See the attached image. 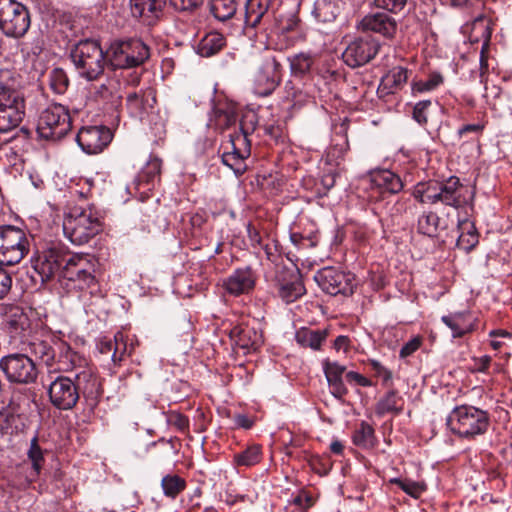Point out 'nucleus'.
Wrapping results in <instances>:
<instances>
[{
  "instance_id": "1",
  "label": "nucleus",
  "mask_w": 512,
  "mask_h": 512,
  "mask_svg": "<svg viewBox=\"0 0 512 512\" xmlns=\"http://www.w3.org/2000/svg\"><path fill=\"white\" fill-rule=\"evenodd\" d=\"M26 114L24 94L19 76L8 69H0V132L17 128Z\"/></svg>"
},
{
  "instance_id": "2",
  "label": "nucleus",
  "mask_w": 512,
  "mask_h": 512,
  "mask_svg": "<svg viewBox=\"0 0 512 512\" xmlns=\"http://www.w3.org/2000/svg\"><path fill=\"white\" fill-rule=\"evenodd\" d=\"M447 425L461 438L474 439L489 428L490 419L485 410L471 405L455 407L448 416Z\"/></svg>"
},
{
  "instance_id": "3",
  "label": "nucleus",
  "mask_w": 512,
  "mask_h": 512,
  "mask_svg": "<svg viewBox=\"0 0 512 512\" xmlns=\"http://www.w3.org/2000/svg\"><path fill=\"white\" fill-rule=\"evenodd\" d=\"M70 56L79 75L88 81L96 80L103 74L106 58L98 41H79L72 48Z\"/></svg>"
},
{
  "instance_id": "4",
  "label": "nucleus",
  "mask_w": 512,
  "mask_h": 512,
  "mask_svg": "<svg viewBox=\"0 0 512 512\" xmlns=\"http://www.w3.org/2000/svg\"><path fill=\"white\" fill-rule=\"evenodd\" d=\"M102 230V222L91 208L74 210L63 221L65 236L75 245L88 243Z\"/></svg>"
},
{
  "instance_id": "5",
  "label": "nucleus",
  "mask_w": 512,
  "mask_h": 512,
  "mask_svg": "<svg viewBox=\"0 0 512 512\" xmlns=\"http://www.w3.org/2000/svg\"><path fill=\"white\" fill-rule=\"evenodd\" d=\"M93 272V264L88 255L75 254L66 261L62 276L69 289L94 295L98 292V282Z\"/></svg>"
},
{
  "instance_id": "6",
  "label": "nucleus",
  "mask_w": 512,
  "mask_h": 512,
  "mask_svg": "<svg viewBox=\"0 0 512 512\" xmlns=\"http://www.w3.org/2000/svg\"><path fill=\"white\" fill-rule=\"evenodd\" d=\"M30 250L26 232L13 225L0 226V264L13 266L21 262Z\"/></svg>"
},
{
  "instance_id": "7",
  "label": "nucleus",
  "mask_w": 512,
  "mask_h": 512,
  "mask_svg": "<svg viewBox=\"0 0 512 512\" xmlns=\"http://www.w3.org/2000/svg\"><path fill=\"white\" fill-rule=\"evenodd\" d=\"M71 127L68 107L53 103L41 113L37 123V132L43 139L56 141L66 136Z\"/></svg>"
},
{
  "instance_id": "8",
  "label": "nucleus",
  "mask_w": 512,
  "mask_h": 512,
  "mask_svg": "<svg viewBox=\"0 0 512 512\" xmlns=\"http://www.w3.org/2000/svg\"><path fill=\"white\" fill-rule=\"evenodd\" d=\"M149 56L148 46L140 39L119 40L110 46V61L115 68L128 69L138 67Z\"/></svg>"
},
{
  "instance_id": "9",
  "label": "nucleus",
  "mask_w": 512,
  "mask_h": 512,
  "mask_svg": "<svg viewBox=\"0 0 512 512\" xmlns=\"http://www.w3.org/2000/svg\"><path fill=\"white\" fill-rule=\"evenodd\" d=\"M28 8L16 0H0V30L8 37L19 38L30 27Z\"/></svg>"
},
{
  "instance_id": "10",
  "label": "nucleus",
  "mask_w": 512,
  "mask_h": 512,
  "mask_svg": "<svg viewBox=\"0 0 512 512\" xmlns=\"http://www.w3.org/2000/svg\"><path fill=\"white\" fill-rule=\"evenodd\" d=\"M0 370L10 383L31 384L37 380L38 370L34 361L25 354L14 353L0 359Z\"/></svg>"
},
{
  "instance_id": "11",
  "label": "nucleus",
  "mask_w": 512,
  "mask_h": 512,
  "mask_svg": "<svg viewBox=\"0 0 512 512\" xmlns=\"http://www.w3.org/2000/svg\"><path fill=\"white\" fill-rule=\"evenodd\" d=\"M225 146L222 162L237 175H242L246 169V160L251 155V143L248 134L242 128L233 134Z\"/></svg>"
},
{
  "instance_id": "12",
  "label": "nucleus",
  "mask_w": 512,
  "mask_h": 512,
  "mask_svg": "<svg viewBox=\"0 0 512 512\" xmlns=\"http://www.w3.org/2000/svg\"><path fill=\"white\" fill-rule=\"evenodd\" d=\"M281 65L275 57H266L254 76V93L266 97L278 87L281 81Z\"/></svg>"
},
{
  "instance_id": "13",
  "label": "nucleus",
  "mask_w": 512,
  "mask_h": 512,
  "mask_svg": "<svg viewBox=\"0 0 512 512\" xmlns=\"http://www.w3.org/2000/svg\"><path fill=\"white\" fill-rule=\"evenodd\" d=\"M380 44L370 36L360 37L346 47L342 54L343 61L350 67L356 68L369 63L377 55Z\"/></svg>"
},
{
  "instance_id": "14",
  "label": "nucleus",
  "mask_w": 512,
  "mask_h": 512,
  "mask_svg": "<svg viewBox=\"0 0 512 512\" xmlns=\"http://www.w3.org/2000/svg\"><path fill=\"white\" fill-rule=\"evenodd\" d=\"M48 396L51 404L59 410H70L79 400L73 380L63 375H58L51 381Z\"/></svg>"
},
{
  "instance_id": "15",
  "label": "nucleus",
  "mask_w": 512,
  "mask_h": 512,
  "mask_svg": "<svg viewBox=\"0 0 512 512\" xmlns=\"http://www.w3.org/2000/svg\"><path fill=\"white\" fill-rule=\"evenodd\" d=\"M319 287L330 295L351 294L353 292L352 277L334 267H324L315 276Z\"/></svg>"
},
{
  "instance_id": "16",
  "label": "nucleus",
  "mask_w": 512,
  "mask_h": 512,
  "mask_svg": "<svg viewBox=\"0 0 512 512\" xmlns=\"http://www.w3.org/2000/svg\"><path fill=\"white\" fill-rule=\"evenodd\" d=\"M79 146L88 154L101 152L112 140V132L104 126L83 127L76 137Z\"/></svg>"
},
{
  "instance_id": "17",
  "label": "nucleus",
  "mask_w": 512,
  "mask_h": 512,
  "mask_svg": "<svg viewBox=\"0 0 512 512\" xmlns=\"http://www.w3.org/2000/svg\"><path fill=\"white\" fill-rule=\"evenodd\" d=\"M359 28L364 32L371 31L392 38L397 31V22L390 15L377 12L364 16L359 23Z\"/></svg>"
},
{
  "instance_id": "18",
  "label": "nucleus",
  "mask_w": 512,
  "mask_h": 512,
  "mask_svg": "<svg viewBox=\"0 0 512 512\" xmlns=\"http://www.w3.org/2000/svg\"><path fill=\"white\" fill-rule=\"evenodd\" d=\"M230 338L234 344L243 350L244 354L256 351L263 343V337L255 327L240 324L230 331Z\"/></svg>"
},
{
  "instance_id": "19",
  "label": "nucleus",
  "mask_w": 512,
  "mask_h": 512,
  "mask_svg": "<svg viewBox=\"0 0 512 512\" xmlns=\"http://www.w3.org/2000/svg\"><path fill=\"white\" fill-rule=\"evenodd\" d=\"M156 104V91L152 87L127 94L126 106L131 116L142 118Z\"/></svg>"
},
{
  "instance_id": "20",
  "label": "nucleus",
  "mask_w": 512,
  "mask_h": 512,
  "mask_svg": "<svg viewBox=\"0 0 512 512\" xmlns=\"http://www.w3.org/2000/svg\"><path fill=\"white\" fill-rule=\"evenodd\" d=\"M63 262L64 258L59 250L48 249L38 256L33 264V268L39 275L41 282H45L60 271Z\"/></svg>"
},
{
  "instance_id": "21",
  "label": "nucleus",
  "mask_w": 512,
  "mask_h": 512,
  "mask_svg": "<svg viewBox=\"0 0 512 512\" xmlns=\"http://www.w3.org/2000/svg\"><path fill=\"white\" fill-rule=\"evenodd\" d=\"M73 382L76 391L87 399L96 400L102 393L100 381L89 364L75 373Z\"/></svg>"
},
{
  "instance_id": "22",
  "label": "nucleus",
  "mask_w": 512,
  "mask_h": 512,
  "mask_svg": "<svg viewBox=\"0 0 512 512\" xmlns=\"http://www.w3.org/2000/svg\"><path fill=\"white\" fill-rule=\"evenodd\" d=\"M465 187L460 183L459 178L452 176L439 183V202L453 208H459L467 204L464 196Z\"/></svg>"
},
{
  "instance_id": "23",
  "label": "nucleus",
  "mask_w": 512,
  "mask_h": 512,
  "mask_svg": "<svg viewBox=\"0 0 512 512\" xmlns=\"http://www.w3.org/2000/svg\"><path fill=\"white\" fill-rule=\"evenodd\" d=\"M255 285V278L250 268L237 269L225 281V290L234 296L249 293Z\"/></svg>"
},
{
  "instance_id": "24",
  "label": "nucleus",
  "mask_w": 512,
  "mask_h": 512,
  "mask_svg": "<svg viewBox=\"0 0 512 512\" xmlns=\"http://www.w3.org/2000/svg\"><path fill=\"white\" fill-rule=\"evenodd\" d=\"M408 80V70L404 67H393L383 76L378 91L382 95L393 94L400 90Z\"/></svg>"
},
{
  "instance_id": "25",
  "label": "nucleus",
  "mask_w": 512,
  "mask_h": 512,
  "mask_svg": "<svg viewBox=\"0 0 512 512\" xmlns=\"http://www.w3.org/2000/svg\"><path fill=\"white\" fill-rule=\"evenodd\" d=\"M164 4V0H131V11L133 16L143 18L151 24L158 18Z\"/></svg>"
},
{
  "instance_id": "26",
  "label": "nucleus",
  "mask_w": 512,
  "mask_h": 512,
  "mask_svg": "<svg viewBox=\"0 0 512 512\" xmlns=\"http://www.w3.org/2000/svg\"><path fill=\"white\" fill-rule=\"evenodd\" d=\"M372 183L383 193L396 194L403 188L400 177L389 170H381L373 174Z\"/></svg>"
},
{
  "instance_id": "27",
  "label": "nucleus",
  "mask_w": 512,
  "mask_h": 512,
  "mask_svg": "<svg viewBox=\"0 0 512 512\" xmlns=\"http://www.w3.org/2000/svg\"><path fill=\"white\" fill-rule=\"evenodd\" d=\"M279 295L287 303L297 300L305 294V287L298 273H292L288 280L279 282Z\"/></svg>"
},
{
  "instance_id": "28",
  "label": "nucleus",
  "mask_w": 512,
  "mask_h": 512,
  "mask_svg": "<svg viewBox=\"0 0 512 512\" xmlns=\"http://www.w3.org/2000/svg\"><path fill=\"white\" fill-rule=\"evenodd\" d=\"M86 365H88V362L84 357L70 348H66L65 351L60 354L56 362V368H54L53 371L60 373L75 371L76 373Z\"/></svg>"
},
{
  "instance_id": "29",
  "label": "nucleus",
  "mask_w": 512,
  "mask_h": 512,
  "mask_svg": "<svg viewBox=\"0 0 512 512\" xmlns=\"http://www.w3.org/2000/svg\"><path fill=\"white\" fill-rule=\"evenodd\" d=\"M439 183L436 180L419 182L413 189L414 198L423 204L439 203Z\"/></svg>"
},
{
  "instance_id": "30",
  "label": "nucleus",
  "mask_w": 512,
  "mask_h": 512,
  "mask_svg": "<svg viewBox=\"0 0 512 512\" xmlns=\"http://www.w3.org/2000/svg\"><path fill=\"white\" fill-rule=\"evenodd\" d=\"M269 8V0H247L245 6L246 27L255 28L266 14Z\"/></svg>"
},
{
  "instance_id": "31",
  "label": "nucleus",
  "mask_w": 512,
  "mask_h": 512,
  "mask_svg": "<svg viewBox=\"0 0 512 512\" xmlns=\"http://www.w3.org/2000/svg\"><path fill=\"white\" fill-rule=\"evenodd\" d=\"M460 235L457 239V247L463 251L469 252L478 243V235L475 226L470 221H462L459 223Z\"/></svg>"
},
{
  "instance_id": "32",
  "label": "nucleus",
  "mask_w": 512,
  "mask_h": 512,
  "mask_svg": "<svg viewBox=\"0 0 512 512\" xmlns=\"http://www.w3.org/2000/svg\"><path fill=\"white\" fill-rule=\"evenodd\" d=\"M29 352L46 366L51 367L55 364V349L44 340L34 339L28 344Z\"/></svg>"
},
{
  "instance_id": "33",
  "label": "nucleus",
  "mask_w": 512,
  "mask_h": 512,
  "mask_svg": "<svg viewBox=\"0 0 512 512\" xmlns=\"http://www.w3.org/2000/svg\"><path fill=\"white\" fill-rule=\"evenodd\" d=\"M442 321L452 330L453 337H462L472 330L469 316L465 313H454L443 316Z\"/></svg>"
},
{
  "instance_id": "34",
  "label": "nucleus",
  "mask_w": 512,
  "mask_h": 512,
  "mask_svg": "<svg viewBox=\"0 0 512 512\" xmlns=\"http://www.w3.org/2000/svg\"><path fill=\"white\" fill-rule=\"evenodd\" d=\"M225 46V38L218 32H211L205 35L198 45V53L203 57H210L217 54Z\"/></svg>"
},
{
  "instance_id": "35",
  "label": "nucleus",
  "mask_w": 512,
  "mask_h": 512,
  "mask_svg": "<svg viewBox=\"0 0 512 512\" xmlns=\"http://www.w3.org/2000/svg\"><path fill=\"white\" fill-rule=\"evenodd\" d=\"M162 162L158 158L150 159L137 178V186H146L147 190L154 187V183L160 178Z\"/></svg>"
},
{
  "instance_id": "36",
  "label": "nucleus",
  "mask_w": 512,
  "mask_h": 512,
  "mask_svg": "<svg viewBox=\"0 0 512 512\" xmlns=\"http://www.w3.org/2000/svg\"><path fill=\"white\" fill-rule=\"evenodd\" d=\"M327 332L325 330H311L302 328L296 333V341L302 347H309L313 350H318L322 342L326 339Z\"/></svg>"
},
{
  "instance_id": "37",
  "label": "nucleus",
  "mask_w": 512,
  "mask_h": 512,
  "mask_svg": "<svg viewBox=\"0 0 512 512\" xmlns=\"http://www.w3.org/2000/svg\"><path fill=\"white\" fill-rule=\"evenodd\" d=\"M403 400L396 391L388 392L381 398L375 408L376 414L383 416L387 413L398 414L403 409Z\"/></svg>"
},
{
  "instance_id": "38",
  "label": "nucleus",
  "mask_w": 512,
  "mask_h": 512,
  "mask_svg": "<svg viewBox=\"0 0 512 512\" xmlns=\"http://www.w3.org/2000/svg\"><path fill=\"white\" fill-rule=\"evenodd\" d=\"M262 458L261 446L253 444L245 450L235 453L233 462L237 467H251L258 464Z\"/></svg>"
},
{
  "instance_id": "39",
  "label": "nucleus",
  "mask_w": 512,
  "mask_h": 512,
  "mask_svg": "<svg viewBox=\"0 0 512 512\" xmlns=\"http://www.w3.org/2000/svg\"><path fill=\"white\" fill-rule=\"evenodd\" d=\"M417 229L423 235L429 237L438 236L441 229L440 217L432 211L422 214L418 219Z\"/></svg>"
},
{
  "instance_id": "40",
  "label": "nucleus",
  "mask_w": 512,
  "mask_h": 512,
  "mask_svg": "<svg viewBox=\"0 0 512 512\" xmlns=\"http://www.w3.org/2000/svg\"><path fill=\"white\" fill-rule=\"evenodd\" d=\"M352 440L356 446L364 449L375 447L376 437L373 427L367 422H361L360 426L354 431Z\"/></svg>"
},
{
  "instance_id": "41",
  "label": "nucleus",
  "mask_w": 512,
  "mask_h": 512,
  "mask_svg": "<svg viewBox=\"0 0 512 512\" xmlns=\"http://www.w3.org/2000/svg\"><path fill=\"white\" fill-rule=\"evenodd\" d=\"M6 327L15 335L24 331L28 327V317L19 307H13L6 314Z\"/></svg>"
},
{
  "instance_id": "42",
  "label": "nucleus",
  "mask_w": 512,
  "mask_h": 512,
  "mask_svg": "<svg viewBox=\"0 0 512 512\" xmlns=\"http://www.w3.org/2000/svg\"><path fill=\"white\" fill-rule=\"evenodd\" d=\"M313 13L320 22H331L338 14V6L333 0H317Z\"/></svg>"
},
{
  "instance_id": "43",
  "label": "nucleus",
  "mask_w": 512,
  "mask_h": 512,
  "mask_svg": "<svg viewBox=\"0 0 512 512\" xmlns=\"http://www.w3.org/2000/svg\"><path fill=\"white\" fill-rule=\"evenodd\" d=\"M210 10L216 19L226 21L235 14L237 5L235 0H212Z\"/></svg>"
},
{
  "instance_id": "44",
  "label": "nucleus",
  "mask_w": 512,
  "mask_h": 512,
  "mask_svg": "<svg viewBox=\"0 0 512 512\" xmlns=\"http://www.w3.org/2000/svg\"><path fill=\"white\" fill-rule=\"evenodd\" d=\"M389 482L399 486L406 494L415 499L420 498L427 489L424 482L413 481L410 479L392 478Z\"/></svg>"
},
{
  "instance_id": "45",
  "label": "nucleus",
  "mask_w": 512,
  "mask_h": 512,
  "mask_svg": "<svg viewBox=\"0 0 512 512\" xmlns=\"http://www.w3.org/2000/svg\"><path fill=\"white\" fill-rule=\"evenodd\" d=\"M161 486L167 497L175 498L185 489L186 482L177 475H166L161 481Z\"/></svg>"
},
{
  "instance_id": "46",
  "label": "nucleus",
  "mask_w": 512,
  "mask_h": 512,
  "mask_svg": "<svg viewBox=\"0 0 512 512\" xmlns=\"http://www.w3.org/2000/svg\"><path fill=\"white\" fill-rule=\"evenodd\" d=\"M349 149V143L344 140L341 144L333 145L326 154L325 162L328 166L338 167L344 160L345 154Z\"/></svg>"
},
{
  "instance_id": "47",
  "label": "nucleus",
  "mask_w": 512,
  "mask_h": 512,
  "mask_svg": "<svg viewBox=\"0 0 512 512\" xmlns=\"http://www.w3.org/2000/svg\"><path fill=\"white\" fill-rule=\"evenodd\" d=\"M50 87L57 94H63L68 88L69 79L65 71L61 68H55L49 75Z\"/></svg>"
},
{
  "instance_id": "48",
  "label": "nucleus",
  "mask_w": 512,
  "mask_h": 512,
  "mask_svg": "<svg viewBox=\"0 0 512 512\" xmlns=\"http://www.w3.org/2000/svg\"><path fill=\"white\" fill-rule=\"evenodd\" d=\"M313 64V59L310 55L300 53L295 55L290 60L291 71L295 75H304L310 71Z\"/></svg>"
},
{
  "instance_id": "49",
  "label": "nucleus",
  "mask_w": 512,
  "mask_h": 512,
  "mask_svg": "<svg viewBox=\"0 0 512 512\" xmlns=\"http://www.w3.org/2000/svg\"><path fill=\"white\" fill-rule=\"evenodd\" d=\"M443 82V77L440 74L434 73L429 76L427 80H420L412 83V92L423 93L434 90Z\"/></svg>"
},
{
  "instance_id": "50",
  "label": "nucleus",
  "mask_w": 512,
  "mask_h": 512,
  "mask_svg": "<svg viewBox=\"0 0 512 512\" xmlns=\"http://www.w3.org/2000/svg\"><path fill=\"white\" fill-rule=\"evenodd\" d=\"M113 349L114 352L111 355V360L113 361L114 364L121 363L125 355L131 353V350H128L125 336L120 331L115 334V343Z\"/></svg>"
},
{
  "instance_id": "51",
  "label": "nucleus",
  "mask_w": 512,
  "mask_h": 512,
  "mask_svg": "<svg viewBox=\"0 0 512 512\" xmlns=\"http://www.w3.org/2000/svg\"><path fill=\"white\" fill-rule=\"evenodd\" d=\"M28 458L32 462V467L35 473L39 474L43 466L44 456L36 437L31 440L30 448L28 450Z\"/></svg>"
},
{
  "instance_id": "52",
  "label": "nucleus",
  "mask_w": 512,
  "mask_h": 512,
  "mask_svg": "<svg viewBox=\"0 0 512 512\" xmlns=\"http://www.w3.org/2000/svg\"><path fill=\"white\" fill-rule=\"evenodd\" d=\"M432 107L431 100H423L415 104L413 109V118L419 124H426Z\"/></svg>"
},
{
  "instance_id": "53",
  "label": "nucleus",
  "mask_w": 512,
  "mask_h": 512,
  "mask_svg": "<svg viewBox=\"0 0 512 512\" xmlns=\"http://www.w3.org/2000/svg\"><path fill=\"white\" fill-rule=\"evenodd\" d=\"M323 370L326 380L340 379L345 373L346 367L339 364L338 362H331L326 360L323 363Z\"/></svg>"
},
{
  "instance_id": "54",
  "label": "nucleus",
  "mask_w": 512,
  "mask_h": 512,
  "mask_svg": "<svg viewBox=\"0 0 512 512\" xmlns=\"http://www.w3.org/2000/svg\"><path fill=\"white\" fill-rule=\"evenodd\" d=\"M407 0H374L377 8L389 11L391 13H398L405 7Z\"/></svg>"
},
{
  "instance_id": "55",
  "label": "nucleus",
  "mask_w": 512,
  "mask_h": 512,
  "mask_svg": "<svg viewBox=\"0 0 512 512\" xmlns=\"http://www.w3.org/2000/svg\"><path fill=\"white\" fill-rule=\"evenodd\" d=\"M167 422L170 426L179 431H185L189 427V419L179 412L172 411L167 415Z\"/></svg>"
},
{
  "instance_id": "56",
  "label": "nucleus",
  "mask_w": 512,
  "mask_h": 512,
  "mask_svg": "<svg viewBox=\"0 0 512 512\" xmlns=\"http://www.w3.org/2000/svg\"><path fill=\"white\" fill-rule=\"evenodd\" d=\"M327 382L330 387L331 394L338 400H342L347 395L348 389L346 388L342 378L327 380Z\"/></svg>"
},
{
  "instance_id": "57",
  "label": "nucleus",
  "mask_w": 512,
  "mask_h": 512,
  "mask_svg": "<svg viewBox=\"0 0 512 512\" xmlns=\"http://www.w3.org/2000/svg\"><path fill=\"white\" fill-rule=\"evenodd\" d=\"M327 382L330 387L331 394L338 400H342L347 395L348 389L346 388L342 378L327 380Z\"/></svg>"
},
{
  "instance_id": "58",
  "label": "nucleus",
  "mask_w": 512,
  "mask_h": 512,
  "mask_svg": "<svg viewBox=\"0 0 512 512\" xmlns=\"http://www.w3.org/2000/svg\"><path fill=\"white\" fill-rule=\"evenodd\" d=\"M332 167L333 166H329V168L321 177V185L323 186L324 194H326L331 188H333L336 183V177L338 176V172L336 171V169Z\"/></svg>"
},
{
  "instance_id": "59",
  "label": "nucleus",
  "mask_w": 512,
  "mask_h": 512,
  "mask_svg": "<svg viewBox=\"0 0 512 512\" xmlns=\"http://www.w3.org/2000/svg\"><path fill=\"white\" fill-rule=\"evenodd\" d=\"M12 287V278L4 269L0 268V299H3Z\"/></svg>"
},
{
  "instance_id": "60",
  "label": "nucleus",
  "mask_w": 512,
  "mask_h": 512,
  "mask_svg": "<svg viewBox=\"0 0 512 512\" xmlns=\"http://www.w3.org/2000/svg\"><path fill=\"white\" fill-rule=\"evenodd\" d=\"M421 346V339L419 337H415L408 341L400 350V357L406 358L412 355L415 351H417Z\"/></svg>"
},
{
  "instance_id": "61",
  "label": "nucleus",
  "mask_w": 512,
  "mask_h": 512,
  "mask_svg": "<svg viewBox=\"0 0 512 512\" xmlns=\"http://www.w3.org/2000/svg\"><path fill=\"white\" fill-rule=\"evenodd\" d=\"M345 377L348 382H355L356 384L362 387H369L372 385L371 381L368 378L354 371L347 372L345 374Z\"/></svg>"
},
{
  "instance_id": "62",
  "label": "nucleus",
  "mask_w": 512,
  "mask_h": 512,
  "mask_svg": "<svg viewBox=\"0 0 512 512\" xmlns=\"http://www.w3.org/2000/svg\"><path fill=\"white\" fill-rule=\"evenodd\" d=\"M248 238L252 246H262V238L259 230L252 224L247 225Z\"/></svg>"
},
{
  "instance_id": "63",
  "label": "nucleus",
  "mask_w": 512,
  "mask_h": 512,
  "mask_svg": "<svg viewBox=\"0 0 512 512\" xmlns=\"http://www.w3.org/2000/svg\"><path fill=\"white\" fill-rule=\"evenodd\" d=\"M491 357L484 355L479 358H474V371L486 372L491 364Z\"/></svg>"
},
{
  "instance_id": "64",
  "label": "nucleus",
  "mask_w": 512,
  "mask_h": 512,
  "mask_svg": "<svg viewBox=\"0 0 512 512\" xmlns=\"http://www.w3.org/2000/svg\"><path fill=\"white\" fill-rule=\"evenodd\" d=\"M115 343V337L113 339L103 338L98 343V349L101 354L112 355L114 352L113 346Z\"/></svg>"
}]
</instances>
